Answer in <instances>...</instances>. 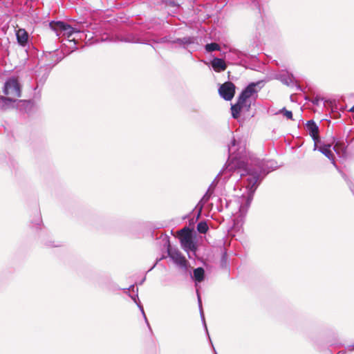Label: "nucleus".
I'll return each mask as SVG.
<instances>
[{
  "label": "nucleus",
  "instance_id": "1",
  "mask_svg": "<svg viewBox=\"0 0 354 354\" xmlns=\"http://www.w3.org/2000/svg\"><path fill=\"white\" fill-rule=\"evenodd\" d=\"M228 160L221 173L228 174L227 177L230 176V172L233 173L232 175H239L240 183L246 190L245 194L227 203V207L231 209L234 222L239 223L248 212L253 194L261 180V175L265 176L277 168V165L272 161L264 162L248 153L246 141L242 138L233 137L228 146Z\"/></svg>",
  "mask_w": 354,
  "mask_h": 354
},
{
  "label": "nucleus",
  "instance_id": "2",
  "mask_svg": "<svg viewBox=\"0 0 354 354\" xmlns=\"http://www.w3.org/2000/svg\"><path fill=\"white\" fill-rule=\"evenodd\" d=\"M260 84V82L250 83L240 94L238 100L243 104L246 111H248L252 104L255 102L259 91L257 86Z\"/></svg>",
  "mask_w": 354,
  "mask_h": 354
},
{
  "label": "nucleus",
  "instance_id": "3",
  "mask_svg": "<svg viewBox=\"0 0 354 354\" xmlns=\"http://www.w3.org/2000/svg\"><path fill=\"white\" fill-rule=\"evenodd\" d=\"M49 26L58 37L66 36L69 39L73 34L79 35L78 39L84 36V33L63 21H51Z\"/></svg>",
  "mask_w": 354,
  "mask_h": 354
},
{
  "label": "nucleus",
  "instance_id": "4",
  "mask_svg": "<svg viewBox=\"0 0 354 354\" xmlns=\"http://www.w3.org/2000/svg\"><path fill=\"white\" fill-rule=\"evenodd\" d=\"M3 93L7 97H0L1 100L14 101L16 98L21 97V86L15 77L8 78L4 84Z\"/></svg>",
  "mask_w": 354,
  "mask_h": 354
},
{
  "label": "nucleus",
  "instance_id": "5",
  "mask_svg": "<svg viewBox=\"0 0 354 354\" xmlns=\"http://www.w3.org/2000/svg\"><path fill=\"white\" fill-rule=\"evenodd\" d=\"M179 234L180 236V244L183 249L188 253L189 252H194L196 246L192 240L189 230L185 227L179 232Z\"/></svg>",
  "mask_w": 354,
  "mask_h": 354
},
{
  "label": "nucleus",
  "instance_id": "6",
  "mask_svg": "<svg viewBox=\"0 0 354 354\" xmlns=\"http://www.w3.org/2000/svg\"><path fill=\"white\" fill-rule=\"evenodd\" d=\"M167 252L169 257L171 259L176 265L184 270H187L188 261L179 250L169 245L167 248Z\"/></svg>",
  "mask_w": 354,
  "mask_h": 354
},
{
  "label": "nucleus",
  "instance_id": "7",
  "mask_svg": "<svg viewBox=\"0 0 354 354\" xmlns=\"http://www.w3.org/2000/svg\"><path fill=\"white\" fill-rule=\"evenodd\" d=\"M218 93L224 100H231L235 93V86L231 82H227L220 86Z\"/></svg>",
  "mask_w": 354,
  "mask_h": 354
},
{
  "label": "nucleus",
  "instance_id": "8",
  "mask_svg": "<svg viewBox=\"0 0 354 354\" xmlns=\"http://www.w3.org/2000/svg\"><path fill=\"white\" fill-rule=\"evenodd\" d=\"M307 129L315 141L314 150H316L317 142H319V128L314 121L310 120L307 122Z\"/></svg>",
  "mask_w": 354,
  "mask_h": 354
},
{
  "label": "nucleus",
  "instance_id": "9",
  "mask_svg": "<svg viewBox=\"0 0 354 354\" xmlns=\"http://www.w3.org/2000/svg\"><path fill=\"white\" fill-rule=\"evenodd\" d=\"M120 40L129 43H147L149 41L147 39L133 33H128L126 35L122 36Z\"/></svg>",
  "mask_w": 354,
  "mask_h": 354
},
{
  "label": "nucleus",
  "instance_id": "10",
  "mask_svg": "<svg viewBox=\"0 0 354 354\" xmlns=\"http://www.w3.org/2000/svg\"><path fill=\"white\" fill-rule=\"evenodd\" d=\"M129 290H131L132 292H135V294L133 295H130V297H131V299L133 300V301L137 304V306H138L139 309L140 310L144 318H145V320L149 327V328L151 330V327H150V325L148 322V320H147V318L145 315V311H144V309H143V306H142V304H140V301H139V298H138V288L135 287L134 285H132L130 286V288L128 289Z\"/></svg>",
  "mask_w": 354,
  "mask_h": 354
},
{
  "label": "nucleus",
  "instance_id": "11",
  "mask_svg": "<svg viewBox=\"0 0 354 354\" xmlns=\"http://www.w3.org/2000/svg\"><path fill=\"white\" fill-rule=\"evenodd\" d=\"M331 145L324 144L319 147L317 145V149L326 156L329 160H331L333 165L336 166L335 162V156L330 149Z\"/></svg>",
  "mask_w": 354,
  "mask_h": 354
},
{
  "label": "nucleus",
  "instance_id": "12",
  "mask_svg": "<svg viewBox=\"0 0 354 354\" xmlns=\"http://www.w3.org/2000/svg\"><path fill=\"white\" fill-rule=\"evenodd\" d=\"M211 64L216 72L224 71L227 68V65L224 60L217 57L213 59Z\"/></svg>",
  "mask_w": 354,
  "mask_h": 354
},
{
  "label": "nucleus",
  "instance_id": "13",
  "mask_svg": "<svg viewBox=\"0 0 354 354\" xmlns=\"http://www.w3.org/2000/svg\"><path fill=\"white\" fill-rule=\"evenodd\" d=\"M16 35L19 44L25 46L28 39V32L24 29L20 28L17 31Z\"/></svg>",
  "mask_w": 354,
  "mask_h": 354
},
{
  "label": "nucleus",
  "instance_id": "14",
  "mask_svg": "<svg viewBox=\"0 0 354 354\" xmlns=\"http://www.w3.org/2000/svg\"><path fill=\"white\" fill-rule=\"evenodd\" d=\"M213 194V190L212 189V187H209L205 194L203 196V198L201 199V201L198 202V203L196 205V208L198 209V215L201 214V212L205 205V204L209 200L210 197L212 196Z\"/></svg>",
  "mask_w": 354,
  "mask_h": 354
},
{
  "label": "nucleus",
  "instance_id": "15",
  "mask_svg": "<svg viewBox=\"0 0 354 354\" xmlns=\"http://www.w3.org/2000/svg\"><path fill=\"white\" fill-rule=\"evenodd\" d=\"M232 115L234 118H239L241 111H246L243 103L238 100L237 102L231 107Z\"/></svg>",
  "mask_w": 354,
  "mask_h": 354
},
{
  "label": "nucleus",
  "instance_id": "16",
  "mask_svg": "<svg viewBox=\"0 0 354 354\" xmlns=\"http://www.w3.org/2000/svg\"><path fill=\"white\" fill-rule=\"evenodd\" d=\"M346 147L343 142H337L334 145L333 149L339 157H343L346 154Z\"/></svg>",
  "mask_w": 354,
  "mask_h": 354
},
{
  "label": "nucleus",
  "instance_id": "17",
  "mask_svg": "<svg viewBox=\"0 0 354 354\" xmlns=\"http://www.w3.org/2000/svg\"><path fill=\"white\" fill-rule=\"evenodd\" d=\"M193 278L196 283L203 281L205 279V270L202 268H197L194 270Z\"/></svg>",
  "mask_w": 354,
  "mask_h": 354
},
{
  "label": "nucleus",
  "instance_id": "18",
  "mask_svg": "<svg viewBox=\"0 0 354 354\" xmlns=\"http://www.w3.org/2000/svg\"><path fill=\"white\" fill-rule=\"evenodd\" d=\"M243 54L237 50H230L227 53V57L234 61L241 60Z\"/></svg>",
  "mask_w": 354,
  "mask_h": 354
},
{
  "label": "nucleus",
  "instance_id": "19",
  "mask_svg": "<svg viewBox=\"0 0 354 354\" xmlns=\"http://www.w3.org/2000/svg\"><path fill=\"white\" fill-rule=\"evenodd\" d=\"M196 292H197V297H198V306H199V308H200L201 317V319L203 321V323L205 329V330L207 332V335H209L208 331H207V325H206V323H205V321L204 313H203V308H202L201 299V297H200V295H199V292H198V290H196ZM208 337H209V336H208Z\"/></svg>",
  "mask_w": 354,
  "mask_h": 354
},
{
  "label": "nucleus",
  "instance_id": "20",
  "mask_svg": "<svg viewBox=\"0 0 354 354\" xmlns=\"http://www.w3.org/2000/svg\"><path fill=\"white\" fill-rule=\"evenodd\" d=\"M194 42V37H183L182 39H177L174 41H173V43H176L180 45H185V44H191Z\"/></svg>",
  "mask_w": 354,
  "mask_h": 354
},
{
  "label": "nucleus",
  "instance_id": "21",
  "mask_svg": "<svg viewBox=\"0 0 354 354\" xmlns=\"http://www.w3.org/2000/svg\"><path fill=\"white\" fill-rule=\"evenodd\" d=\"M205 49L207 52L210 53L214 50H220V46L216 43L207 44L205 46Z\"/></svg>",
  "mask_w": 354,
  "mask_h": 354
},
{
  "label": "nucleus",
  "instance_id": "22",
  "mask_svg": "<svg viewBox=\"0 0 354 354\" xmlns=\"http://www.w3.org/2000/svg\"><path fill=\"white\" fill-rule=\"evenodd\" d=\"M197 230L200 233H203V234L206 233L207 231L208 230V226H207V223L203 221L198 223L197 225Z\"/></svg>",
  "mask_w": 354,
  "mask_h": 354
},
{
  "label": "nucleus",
  "instance_id": "23",
  "mask_svg": "<svg viewBox=\"0 0 354 354\" xmlns=\"http://www.w3.org/2000/svg\"><path fill=\"white\" fill-rule=\"evenodd\" d=\"M287 119L292 120V113L290 111L286 110L285 108L282 109L279 111Z\"/></svg>",
  "mask_w": 354,
  "mask_h": 354
},
{
  "label": "nucleus",
  "instance_id": "24",
  "mask_svg": "<svg viewBox=\"0 0 354 354\" xmlns=\"http://www.w3.org/2000/svg\"><path fill=\"white\" fill-rule=\"evenodd\" d=\"M320 101H322V99L319 97H315L313 100V104L315 105H319V102Z\"/></svg>",
  "mask_w": 354,
  "mask_h": 354
},
{
  "label": "nucleus",
  "instance_id": "25",
  "mask_svg": "<svg viewBox=\"0 0 354 354\" xmlns=\"http://www.w3.org/2000/svg\"><path fill=\"white\" fill-rule=\"evenodd\" d=\"M167 41H168V40L166 37H162L158 41H156L157 43H165Z\"/></svg>",
  "mask_w": 354,
  "mask_h": 354
},
{
  "label": "nucleus",
  "instance_id": "26",
  "mask_svg": "<svg viewBox=\"0 0 354 354\" xmlns=\"http://www.w3.org/2000/svg\"><path fill=\"white\" fill-rule=\"evenodd\" d=\"M349 111L354 113V106L349 109Z\"/></svg>",
  "mask_w": 354,
  "mask_h": 354
},
{
  "label": "nucleus",
  "instance_id": "27",
  "mask_svg": "<svg viewBox=\"0 0 354 354\" xmlns=\"http://www.w3.org/2000/svg\"><path fill=\"white\" fill-rule=\"evenodd\" d=\"M211 344H212V346H213L212 342H211ZM212 347H214V346H212ZM213 349H214V354H217V353H216V351H215L214 348H213Z\"/></svg>",
  "mask_w": 354,
  "mask_h": 354
},
{
  "label": "nucleus",
  "instance_id": "28",
  "mask_svg": "<svg viewBox=\"0 0 354 354\" xmlns=\"http://www.w3.org/2000/svg\"><path fill=\"white\" fill-rule=\"evenodd\" d=\"M76 39V37H73L72 39H69L70 41H75Z\"/></svg>",
  "mask_w": 354,
  "mask_h": 354
},
{
  "label": "nucleus",
  "instance_id": "29",
  "mask_svg": "<svg viewBox=\"0 0 354 354\" xmlns=\"http://www.w3.org/2000/svg\"><path fill=\"white\" fill-rule=\"evenodd\" d=\"M39 87V84H37V86L35 87V90H37Z\"/></svg>",
  "mask_w": 354,
  "mask_h": 354
},
{
  "label": "nucleus",
  "instance_id": "30",
  "mask_svg": "<svg viewBox=\"0 0 354 354\" xmlns=\"http://www.w3.org/2000/svg\"><path fill=\"white\" fill-rule=\"evenodd\" d=\"M107 38H108L107 37H106V38H105V39H104V38H103V39H102V41H106V40L107 39Z\"/></svg>",
  "mask_w": 354,
  "mask_h": 354
}]
</instances>
